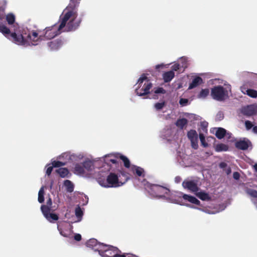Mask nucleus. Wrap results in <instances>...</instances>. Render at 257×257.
<instances>
[{
	"label": "nucleus",
	"instance_id": "f257e3e1",
	"mask_svg": "<svg viewBox=\"0 0 257 257\" xmlns=\"http://www.w3.org/2000/svg\"><path fill=\"white\" fill-rule=\"evenodd\" d=\"M77 14L73 10L67 7L60 17V24H56L46 27L43 31H23L18 34L13 33L11 35L12 40L16 44L27 47L36 45L38 42L42 40H51L60 35L62 29L64 31L70 32L76 30L79 26L80 21H76Z\"/></svg>",
	"mask_w": 257,
	"mask_h": 257
},
{
	"label": "nucleus",
	"instance_id": "f03ea898",
	"mask_svg": "<svg viewBox=\"0 0 257 257\" xmlns=\"http://www.w3.org/2000/svg\"><path fill=\"white\" fill-rule=\"evenodd\" d=\"M138 86L136 89V92L139 96H144L150 93V90L152 87V84L149 82L147 77L143 74L138 81Z\"/></svg>",
	"mask_w": 257,
	"mask_h": 257
},
{
	"label": "nucleus",
	"instance_id": "7ed1b4c3",
	"mask_svg": "<svg viewBox=\"0 0 257 257\" xmlns=\"http://www.w3.org/2000/svg\"><path fill=\"white\" fill-rule=\"evenodd\" d=\"M121 175L124 178L123 181L121 179V176H118L114 173H110L107 177L106 181L108 184L109 187H117L124 184L129 179V177L127 173L121 172Z\"/></svg>",
	"mask_w": 257,
	"mask_h": 257
},
{
	"label": "nucleus",
	"instance_id": "20e7f679",
	"mask_svg": "<svg viewBox=\"0 0 257 257\" xmlns=\"http://www.w3.org/2000/svg\"><path fill=\"white\" fill-rule=\"evenodd\" d=\"M211 95L213 99L218 101H222L227 97L228 92L223 86L219 85L211 89Z\"/></svg>",
	"mask_w": 257,
	"mask_h": 257
},
{
	"label": "nucleus",
	"instance_id": "39448f33",
	"mask_svg": "<svg viewBox=\"0 0 257 257\" xmlns=\"http://www.w3.org/2000/svg\"><path fill=\"white\" fill-rule=\"evenodd\" d=\"M119 252V249L112 245L103 244L99 254L102 257H114Z\"/></svg>",
	"mask_w": 257,
	"mask_h": 257
},
{
	"label": "nucleus",
	"instance_id": "423d86ee",
	"mask_svg": "<svg viewBox=\"0 0 257 257\" xmlns=\"http://www.w3.org/2000/svg\"><path fill=\"white\" fill-rule=\"evenodd\" d=\"M150 190L153 195L159 197H164L165 194H168V191H169L167 188L156 184L151 185Z\"/></svg>",
	"mask_w": 257,
	"mask_h": 257
},
{
	"label": "nucleus",
	"instance_id": "0eeeda50",
	"mask_svg": "<svg viewBox=\"0 0 257 257\" xmlns=\"http://www.w3.org/2000/svg\"><path fill=\"white\" fill-rule=\"evenodd\" d=\"M182 186L184 188L193 192H197L199 189L197 181L195 180L184 181L182 183Z\"/></svg>",
	"mask_w": 257,
	"mask_h": 257
},
{
	"label": "nucleus",
	"instance_id": "6e6552de",
	"mask_svg": "<svg viewBox=\"0 0 257 257\" xmlns=\"http://www.w3.org/2000/svg\"><path fill=\"white\" fill-rule=\"evenodd\" d=\"M86 244L87 247H90L94 251H98L99 252L101 248L103 247V243L98 242L96 239L91 238L88 240Z\"/></svg>",
	"mask_w": 257,
	"mask_h": 257
},
{
	"label": "nucleus",
	"instance_id": "1a4fd4ad",
	"mask_svg": "<svg viewBox=\"0 0 257 257\" xmlns=\"http://www.w3.org/2000/svg\"><path fill=\"white\" fill-rule=\"evenodd\" d=\"M63 42L61 39H57L47 43V46L51 51H56L63 45Z\"/></svg>",
	"mask_w": 257,
	"mask_h": 257
},
{
	"label": "nucleus",
	"instance_id": "9d476101",
	"mask_svg": "<svg viewBox=\"0 0 257 257\" xmlns=\"http://www.w3.org/2000/svg\"><path fill=\"white\" fill-rule=\"evenodd\" d=\"M256 108L253 105H249L243 107L241 109V112L245 116H250L256 113Z\"/></svg>",
	"mask_w": 257,
	"mask_h": 257
},
{
	"label": "nucleus",
	"instance_id": "9b49d317",
	"mask_svg": "<svg viewBox=\"0 0 257 257\" xmlns=\"http://www.w3.org/2000/svg\"><path fill=\"white\" fill-rule=\"evenodd\" d=\"M23 31H26V30H23L22 31H20L18 32H14V33L18 34L19 33H21ZM27 31V30H26ZM0 32L2 33L6 37H7L9 39L11 40L14 43H16L14 41L10 39V38H12L11 37V35L13 34V33H11L10 29L6 26L5 25L3 24H0Z\"/></svg>",
	"mask_w": 257,
	"mask_h": 257
},
{
	"label": "nucleus",
	"instance_id": "f8f14e48",
	"mask_svg": "<svg viewBox=\"0 0 257 257\" xmlns=\"http://www.w3.org/2000/svg\"><path fill=\"white\" fill-rule=\"evenodd\" d=\"M249 141L245 140H240L235 143V147L239 150H246L248 148Z\"/></svg>",
	"mask_w": 257,
	"mask_h": 257
},
{
	"label": "nucleus",
	"instance_id": "ddd939ff",
	"mask_svg": "<svg viewBox=\"0 0 257 257\" xmlns=\"http://www.w3.org/2000/svg\"><path fill=\"white\" fill-rule=\"evenodd\" d=\"M182 197L185 200H187L191 203L197 205H200V201L194 196L184 194L182 196Z\"/></svg>",
	"mask_w": 257,
	"mask_h": 257
},
{
	"label": "nucleus",
	"instance_id": "4468645a",
	"mask_svg": "<svg viewBox=\"0 0 257 257\" xmlns=\"http://www.w3.org/2000/svg\"><path fill=\"white\" fill-rule=\"evenodd\" d=\"M175 77V73L173 71L166 72L163 74V78L165 82H169Z\"/></svg>",
	"mask_w": 257,
	"mask_h": 257
},
{
	"label": "nucleus",
	"instance_id": "2eb2a0df",
	"mask_svg": "<svg viewBox=\"0 0 257 257\" xmlns=\"http://www.w3.org/2000/svg\"><path fill=\"white\" fill-rule=\"evenodd\" d=\"M203 80L202 78L199 76H196L193 79L192 82L189 84L188 89H193L201 84Z\"/></svg>",
	"mask_w": 257,
	"mask_h": 257
},
{
	"label": "nucleus",
	"instance_id": "dca6fc26",
	"mask_svg": "<svg viewBox=\"0 0 257 257\" xmlns=\"http://www.w3.org/2000/svg\"><path fill=\"white\" fill-rule=\"evenodd\" d=\"M74 173L77 175H84L85 171L82 163L76 164L74 169Z\"/></svg>",
	"mask_w": 257,
	"mask_h": 257
},
{
	"label": "nucleus",
	"instance_id": "f3484780",
	"mask_svg": "<svg viewBox=\"0 0 257 257\" xmlns=\"http://www.w3.org/2000/svg\"><path fill=\"white\" fill-rule=\"evenodd\" d=\"M188 123V120L186 118H179L175 122V125L180 128L183 130L185 126L187 125Z\"/></svg>",
	"mask_w": 257,
	"mask_h": 257
},
{
	"label": "nucleus",
	"instance_id": "a211bd4d",
	"mask_svg": "<svg viewBox=\"0 0 257 257\" xmlns=\"http://www.w3.org/2000/svg\"><path fill=\"white\" fill-rule=\"evenodd\" d=\"M196 196L203 201H210L211 199L209 195L204 192H199L196 193Z\"/></svg>",
	"mask_w": 257,
	"mask_h": 257
},
{
	"label": "nucleus",
	"instance_id": "6ab92c4d",
	"mask_svg": "<svg viewBox=\"0 0 257 257\" xmlns=\"http://www.w3.org/2000/svg\"><path fill=\"white\" fill-rule=\"evenodd\" d=\"M84 170L91 171L94 169L93 163L90 160H86L82 163Z\"/></svg>",
	"mask_w": 257,
	"mask_h": 257
},
{
	"label": "nucleus",
	"instance_id": "aec40b11",
	"mask_svg": "<svg viewBox=\"0 0 257 257\" xmlns=\"http://www.w3.org/2000/svg\"><path fill=\"white\" fill-rule=\"evenodd\" d=\"M56 172L62 178L66 177L69 174V170L66 168H60L56 170Z\"/></svg>",
	"mask_w": 257,
	"mask_h": 257
},
{
	"label": "nucleus",
	"instance_id": "412c9836",
	"mask_svg": "<svg viewBox=\"0 0 257 257\" xmlns=\"http://www.w3.org/2000/svg\"><path fill=\"white\" fill-rule=\"evenodd\" d=\"M187 137L189 140L192 141L198 139V135L196 131L194 130H191L187 133Z\"/></svg>",
	"mask_w": 257,
	"mask_h": 257
},
{
	"label": "nucleus",
	"instance_id": "4be33fe9",
	"mask_svg": "<svg viewBox=\"0 0 257 257\" xmlns=\"http://www.w3.org/2000/svg\"><path fill=\"white\" fill-rule=\"evenodd\" d=\"M226 130L222 127H219L216 132L215 136L219 139H221L224 137L226 135Z\"/></svg>",
	"mask_w": 257,
	"mask_h": 257
},
{
	"label": "nucleus",
	"instance_id": "5701e85b",
	"mask_svg": "<svg viewBox=\"0 0 257 257\" xmlns=\"http://www.w3.org/2000/svg\"><path fill=\"white\" fill-rule=\"evenodd\" d=\"M64 185L66 187L67 192L71 193L73 191L74 185L71 181L68 180L64 181Z\"/></svg>",
	"mask_w": 257,
	"mask_h": 257
},
{
	"label": "nucleus",
	"instance_id": "b1692460",
	"mask_svg": "<svg viewBox=\"0 0 257 257\" xmlns=\"http://www.w3.org/2000/svg\"><path fill=\"white\" fill-rule=\"evenodd\" d=\"M41 209L45 217L48 218V215L51 210V207L45 205H42L41 207Z\"/></svg>",
	"mask_w": 257,
	"mask_h": 257
},
{
	"label": "nucleus",
	"instance_id": "393cba45",
	"mask_svg": "<svg viewBox=\"0 0 257 257\" xmlns=\"http://www.w3.org/2000/svg\"><path fill=\"white\" fill-rule=\"evenodd\" d=\"M209 93V90L208 88L203 89L198 94L197 97L199 98H205Z\"/></svg>",
	"mask_w": 257,
	"mask_h": 257
},
{
	"label": "nucleus",
	"instance_id": "a878e982",
	"mask_svg": "<svg viewBox=\"0 0 257 257\" xmlns=\"http://www.w3.org/2000/svg\"><path fill=\"white\" fill-rule=\"evenodd\" d=\"M228 149V146L224 144H218L216 145L215 148V150L217 152L226 151Z\"/></svg>",
	"mask_w": 257,
	"mask_h": 257
},
{
	"label": "nucleus",
	"instance_id": "bb28decb",
	"mask_svg": "<svg viewBox=\"0 0 257 257\" xmlns=\"http://www.w3.org/2000/svg\"><path fill=\"white\" fill-rule=\"evenodd\" d=\"M133 171L134 173H136L138 176H144V170L143 168L140 167L135 166Z\"/></svg>",
	"mask_w": 257,
	"mask_h": 257
},
{
	"label": "nucleus",
	"instance_id": "cd10ccee",
	"mask_svg": "<svg viewBox=\"0 0 257 257\" xmlns=\"http://www.w3.org/2000/svg\"><path fill=\"white\" fill-rule=\"evenodd\" d=\"M246 93L247 95L252 98L257 97V91L252 89H247L246 90Z\"/></svg>",
	"mask_w": 257,
	"mask_h": 257
},
{
	"label": "nucleus",
	"instance_id": "c85d7f7f",
	"mask_svg": "<svg viewBox=\"0 0 257 257\" xmlns=\"http://www.w3.org/2000/svg\"><path fill=\"white\" fill-rule=\"evenodd\" d=\"M246 193L250 196L257 198V191L250 188H247Z\"/></svg>",
	"mask_w": 257,
	"mask_h": 257
},
{
	"label": "nucleus",
	"instance_id": "c756f323",
	"mask_svg": "<svg viewBox=\"0 0 257 257\" xmlns=\"http://www.w3.org/2000/svg\"><path fill=\"white\" fill-rule=\"evenodd\" d=\"M120 159L123 161L124 163V166L125 168H128L130 167V162L128 159L123 155H121L120 156Z\"/></svg>",
	"mask_w": 257,
	"mask_h": 257
},
{
	"label": "nucleus",
	"instance_id": "7c9ffc66",
	"mask_svg": "<svg viewBox=\"0 0 257 257\" xmlns=\"http://www.w3.org/2000/svg\"><path fill=\"white\" fill-rule=\"evenodd\" d=\"M6 20L9 25H12L15 21V17L13 14H8L6 17Z\"/></svg>",
	"mask_w": 257,
	"mask_h": 257
},
{
	"label": "nucleus",
	"instance_id": "2f4dec72",
	"mask_svg": "<svg viewBox=\"0 0 257 257\" xmlns=\"http://www.w3.org/2000/svg\"><path fill=\"white\" fill-rule=\"evenodd\" d=\"M49 222H52L51 219L53 220H57L59 219L58 216L56 214L49 213L48 215V218H46Z\"/></svg>",
	"mask_w": 257,
	"mask_h": 257
},
{
	"label": "nucleus",
	"instance_id": "473e14b6",
	"mask_svg": "<svg viewBox=\"0 0 257 257\" xmlns=\"http://www.w3.org/2000/svg\"><path fill=\"white\" fill-rule=\"evenodd\" d=\"M75 215L78 218H81L82 216H83V211L81 210V209L80 207V206H78L75 208Z\"/></svg>",
	"mask_w": 257,
	"mask_h": 257
},
{
	"label": "nucleus",
	"instance_id": "72a5a7b5",
	"mask_svg": "<svg viewBox=\"0 0 257 257\" xmlns=\"http://www.w3.org/2000/svg\"><path fill=\"white\" fill-rule=\"evenodd\" d=\"M52 166L55 168H58L61 166H65L66 165V163L60 162L59 161H54L52 163Z\"/></svg>",
	"mask_w": 257,
	"mask_h": 257
},
{
	"label": "nucleus",
	"instance_id": "f704fd0d",
	"mask_svg": "<svg viewBox=\"0 0 257 257\" xmlns=\"http://www.w3.org/2000/svg\"><path fill=\"white\" fill-rule=\"evenodd\" d=\"M199 138L201 143V145L204 147H208V144L205 142V139L204 135L203 134H199Z\"/></svg>",
	"mask_w": 257,
	"mask_h": 257
},
{
	"label": "nucleus",
	"instance_id": "c9c22d12",
	"mask_svg": "<svg viewBox=\"0 0 257 257\" xmlns=\"http://www.w3.org/2000/svg\"><path fill=\"white\" fill-rule=\"evenodd\" d=\"M165 102L164 101L162 102H157L155 104V107L156 109L160 110L163 108V107L165 106Z\"/></svg>",
	"mask_w": 257,
	"mask_h": 257
},
{
	"label": "nucleus",
	"instance_id": "e433bc0d",
	"mask_svg": "<svg viewBox=\"0 0 257 257\" xmlns=\"http://www.w3.org/2000/svg\"><path fill=\"white\" fill-rule=\"evenodd\" d=\"M191 146L194 149H197L198 147V139L191 141Z\"/></svg>",
	"mask_w": 257,
	"mask_h": 257
},
{
	"label": "nucleus",
	"instance_id": "4c0bfd02",
	"mask_svg": "<svg viewBox=\"0 0 257 257\" xmlns=\"http://www.w3.org/2000/svg\"><path fill=\"white\" fill-rule=\"evenodd\" d=\"M245 126L246 129L247 130H249L252 128V127L253 126V124H252L251 121H250L249 120H246L245 121Z\"/></svg>",
	"mask_w": 257,
	"mask_h": 257
},
{
	"label": "nucleus",
	"instance_id": "58836bf2",
	"mask_svg": "<svg viewBox=\"0 0 257 257\" xmlns=\"http://www.w3.org/2000/svg\"><path fill=\"white\" fill-rule=\"evenodd\" d=\"M155 93L156 94H158V93L165 94L166 93V90L162 87H158L155 90Z\"/></svg>",
	"mask_w": 257,
	"mask_h": 257
},
{
	"label": "nucleus",
	"instance_id": "ea45409f",
	"mask_svg": "<svg viewBox=\"0 0 257 257\" xmlns=\"http://www.w3.org/2000/svg\"><path fill=\"white\" fill-rule=\"evenodd\" d=\"M188 102V100L186 98H181L179 100V103L182 106L187 105Z\"/></svg>",
	"mask_w": 257,
	"mask_h": 257
},
{
	"label": "nucleus",
	"instance_id": "a19ab883",
	"mask_svg": "<svg viewBox=\"0 0 257 257\" xmlns=\"http://www.w3.org/2000/svg\"><path fill=\"white\" fill-rule=\"evenodd\" d=\"M180 66L179 64L178 63H176L175 64H174L172 66V69L173 71H177L179 69H180Z\"/></svg>",
	"mask_w": 257,
	"mask_h": 257
},
{
	"label": "nucleus",
	"instance_id": "79ce46f5",
	"mask_svg": "<svg viewBox=\"0 0 257 257\" xmlns=\"http://www.w3.org/2000/svg\"><path fill=\"white\" fill-rule=\"evenodd\" d=\"M58 229L59 231V232L61 235H62L64 237H68V235L64 232L61 228L59 227V226L58 225L57 226Z\"/></svg>",
	"mask_w": 257,
	"mask_h": 257
},
{
	"label": "nucleus",
	"instance_id": "37998d69",
	"mask_svg": "<svg viewBox=\"0 0 257 257\" xmlns=\"http://www.w3.org/2000/svg\"><path fill=\"white\" fill-rule=\"evenodd\" d=\"M121 251L119 250V252L114 257H127V253H121Z\"/></svg>",
	"mask_w": 257,
	"mask_h": 257
},
{
	"label": "nucleus",
	"instance_id": "c03bdc74",
	"mask_svg": "<svg viewBox=\"0 0 257 257\" xmlns=\"http://www.w3.org/2000/svg\"><path fill=\"white\" fill-rule=\"evenodd\" d=\"M54 167L52 166H50V167H49L47 169V170H46V174L48 175V176H49L51 175V173H52V171L53 170V168Z\"/></svg>",
	"mask_w": 257,
	"mask_h": 257
},
{
	"label": "nucleus",
	"instance_id": "a18cd8bd",
	"mask_svg": "<svg viewBox=\"0 0 257 257\" xmlns=\"http://www.w3.org/2000/svg\"><path fill=\"white\" fill-rule=\"evenodd\" d=\"M233 177L235 180H238L240 178V174L237 172H235L233 173Z\"/></svg>",
	"mask_w": 257,
	"mask_h": 257
},
{
	"label": "nucleus",
	"instance_id": "49530a36",
	"mask_svg": "<svg viewBox=\"0 0 257 257\" xmlns=\"http://www.w3.org/2000/svg\"><path fill=\"white\" fill-rule=\"evenodd\" d=\"M227 166V164L225 162H221L219 165V167L223 170H225Z\"/></svg>",
	"mask_w": 257,
	"mask_h": 257
},
{
	"label": "nucleus",
	"instance_id": "de8ad7c7",
	"mask_svg": "<svg viewBox=\"0 0 257 257\" xmlns=\"http://www.w3.org/2000/svg\"><path fill=\"white\" fill-rule=\"evenodd\" d=\"M44 201V197L43 195H38V201L42 203Z\"/></svg>",
	"mask_w": 257,
	"mask_h": 257
},
{
	"label": "nucleus",
	"instance_id": "09e8293b",
	"mask_svg": "<svg viewBox=\"0 0 257 257\" xmlns=\"http://www.w3.org/2000/svg\"><path fill=\"white\" fill-rule=\"evenodd\" d=\"M74 239L76 241H80L81 240V235L80 234H76L74 235Z\"/></svg>",
	"mask_w": 257,
	"mask_h": 257
},
{
	"label": "nucleus",
	"instance_id": "8fccbe9b",
	"mask_svg": "<svg viewBox=\"0 0 257 257\" xmlns=\"http://www.w3.org/2000/svg\"><path fill=\"white\" fill-rule=\"evenodd\" d=\"M52 205V199L50 197H49V199L47 200V205H46L51 207Z\"/></svg>",
	"mask_w": 257,
	"mask_h": 257
},
{
	"label": "nucleus",
	"instance_id": "3c124183",
	"mask_svg": "<svg viewBox=\"0 0 257 257\" xmlns=\"http://www.w3.org/2000/svg\"><path fill=\"white\" fill-rule=\"evenodd\" d=\"M207 125H208V123L206 121H203L201 123V126L205 129L206 128V127H207Z\"/></svg>",
	"mask_w": 257,
	"mask_h": 257
},
{
	"label": "nucleus",
	"instance_id": "603ef678",
	"mask_svg": "<svg viewBox=\"0 0 257 257\" xmlns=\"http://www.w3.org/2000/svg\"><path fill=\"white\" fill-rule=\"evenodd\" d=\"M71 2L73 4H74V7H75L76 6V5H78L79 2H77V0H70ZM80 1V0H78Z\"/></svg>",
	"mask_w": 257,
	"mask_h": 257
},
{
	"label": "nucleus",
	"instance_id": "864d4df0",
	"mask_svg": "<svg viewBox=\"0 0 257 257\" xmlns=\"http://www.w3.org/2000/svg\"><path fill=\"white\" fill-rule=\"evenodd\" d=\"M44 194V187H42L39 191L38 195H43Z\"/></svg>",
	"mask_w": 257,
	"mask_h": 257
},
{
	"label": "nucleus",
	"instance_id": "5fc2aeb1",
	"mask_svg": "<svg viewBox=\"0 0 257 257\" xmlns=\"http://www.w3.org/2000/svg\"><path fill=\"white\" fill-rule=\"evenodd\" d=\"M110 162L112 163V164H117V161L115 159H110L109 160H108Z\"/></svg>",
	"mask_w": 257,
	"mask_h": 257
},
{
	"label": "nucleus",
	"instance_id": "6e6d98bb",
	"mask_svg": "<svg viewBox=\"0 0 257 257\" xmlns=\"http://www.w3.org/2000/svg\"><path fill=\"white\" fill-rule=\"evenodd\" d=\"M224 170L225 171V172L227 175L229 174L231 172V170L230 167H228L227 168H226V169H225Z\"/></svg>",
	"mask_w": 257,
	"mask_h": 257
},
{
	"label": "nucleus",
	"instance_id": "4d7b16f0",
	"mask_svg": "<svg viewBox=\"0 0 257 257\" xmlns=\"http://www.w3.org/2000/svg\"><path fill=\"white\" fill-rule=\"evenodd\" d=\"M190 115H191V117L190 118H192L194 119H197V116L195 114H191Z\"/></svg>",
	"mask_w": 257,
	"mask_h": 257
},
{
	"label": "nucleus",
	"instance_id": "13d9d810",
	"mask_svg": "<svg viewBox=\"0 0 257 257\" xmlns=\"http://www.w3.org/2000/svg\"><path fill=\"white\" fill-rule=\"evenodd\" d=\"M127 257H138V256L136 255L133 254L127 253Z\"/></svg>",
	"mask_w": 257,
	"mask_h": 257
},
{
	"label": "nucleus",
	"instance_id": "bf43d9fd",
	"mask_svg": "<svg viewBox=\"0 0 257 257\" xmlns=\"http://www.w3.org/2000/svg\"><path fill=\"white\" fill-rule=\"evenodd\" d=\"M252 131L253 133L257 134V126L253 127Z\"/></svg>",
	"mask_w": 257,
	"mask_h": 257
},
{
	"label": "nucleus",
	"instance_id": "052dcab7",
	"mask_svg": "<svg viewBox=\"0 0 257 257\" xmlns=\"http://www.w3.org/2000/svg\"><path fill=\"white\" fill-rule=\"evenodd\" d=\"M163 66V65H157L156 66V69H158L160 67Z\"/></svg>",
	"mask_w": 257,
	"mask_h": 257
},
{
	"label": "nucleus",
	"instance_id": "680f3d73",
	"mask_svg": "<svg viewBox=\"0 0 257 257\" xmlns=\"http://www.w3.org/2000/svg\"><path fill=\"white\" fill-rule=\"evenodd\" d=\"M217 115H219L220 118H222L223 117V114H221V113L218 114Z\"/></svg>",
	"mask_w": 257,
	"mask_h": 257
},
{
	"label": "nucleus",
	"instance_id": "e2e57ef3",
	"mask_svg": "<svg viewBox=\"0 0 257 257\" xmlns=\"http://www.w3.org/2000/svg\"><path fill=\"white\" fill-rule=\"evenodd\" d=\"M254 168L255 170L257 172V164L254 165Z\"/></svg>",
	"mask_w": 257,
	"mask_h": 257
}]
</instances>
